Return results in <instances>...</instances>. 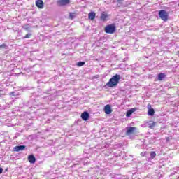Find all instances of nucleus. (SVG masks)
I'll return each mask as SVG.
<instances>
[{
    "label": "nucleus",
    "instance_id": "obj_1",
    "mask_svg": "<svg viewBox=\"0 0 179 179\" xmlns=\"http://www.w3.org/2000/svg\"><path fill=\"white\" fill-rule=\"evenodd\" d=\"M120 79H121V76H120V74H115L106 83V86H108V87H117L118 83H120Z\"/></svg>",
    "mask_w": 179,
    "mask_h": 179
},
{
    "label": "nucleus",
    "instance_id": "obj_2",
    "mask_svg": "<svg viewBox=\"0 0 179 179\" xmlns=\"http://www.w3.org/2000/svg\"><path fill=\"white\" fill-rule=\"evenodd\" d=\"M115 30H117V27H115V24H108L104 28V31L107 34H114Z\"/></svg>",
    "mask_w": 179,
    "mask_h": 179
},
{
    "label": "nucleus",
    "instance_id": "obj_3",
    "mask_svg": "<svg viewBox=\"0 0 179 179\" xmlns=\"http://www.w3.org/2000/svg\"><path fill=\"white\" fill-rule=\"evenodd\" d=\"M158 15L163 22H167V20H169V13H167V11L161 10L159 11Z\"/></svg>",
    "mask_w": 179,
    "mask_h": 179
},
{
    "label": "nucleus",
    "instance_id": "obj_4",
    "mask_svg": "<svg viewBox=\"0 0 179 179\" xmlns=\"http://www.w3.org/2000/svg\"><path fill=\"white\" fill-rule=\"evenodd\" d=\"M71 3V0H59L57 1L58 6H65Z\"/></svg>",
    "mask_w": 179,
    "mask_h": 179
},
{
    "label": "nucleus",
    "instance_id": "obj_5",
    "mask_svg": "<svg viewBox=\"0 0 179 179\" xmlns=\"http://www.w3.org/2000/svg\"><path fill=\"white\" fill-rule=\"evenodd\" d=\"M35 3L36 6L39 9H43V8H44V2L43 0H36Z\"/></svg>",
    "mask_w": 179,
    "mask_h": 179
},
{
    "label": "nucleus",
    "instance_id": "obj_6",
    "mask_svg": "<svg viewBox=\"0 0 179 179\" xmlns=\"http://www.w3.org/2000/svg\"><path fill=\"white\" fill-rule=\"evenodd\" d=\"M101 20L102 22H107L108 19V14H107L106 12H102L100 16Z\"/></svg>",
    "mask_w": 179,
    "mask_h": 179
},
{
    "label": "nucleus",
    "instance_id": "obj_7",
    "mask_svg": "<svg viewBox=\"0 0 179 179\" xmlns=\"http://www.w3.org/2000/svg\"><path fill=\"white\" fill-rule=\"evenodd\" d=\"M81 118L84 121H87V120H89V118H90V115H89V113L85 111L81 114Z\"/></svg>",
    "mask_w": 179,
    "mask_h": 179
},
{
    "label": "nucleus",
    "instance_id": "obj_8",
    "mask_svg": "<svg viewBox=\"0 0 179 179\" xmlns=\"http://www.w3.org/2000/svg\"><path fill=\"white\" fill-rule=\"evenodd\" d=\"M147 107L148 109V115H151V116L155 115V109L152 108V105H150V103H148Z\"/></svg>",
    "mask_w": 179,
    "mask_h": 179
},
{
    "label": "nucleus",
    "instance_id": "obj_9",
    "mask_svg": "<svg viewBox=\"0 0 179 179\" xmlns=\"http://www.w3.org/2000/svg\"><path fill=\"white\" fill-rule=\"evenodd\" d=\"M104 111L106 114H111L113 113V110L111 109V106L110 105H106L104 107Z\"/></svg>",
    "mask_w": 179,
    "mask_h": 179
},
{
    "label": "nucleus",
    "instance_id": "obj_10",
    "mask_svg": "<svg viewBox=\"0 0 179 179\" xmlns=\"http://www.w3.org/2000/svg\"><path fill=\"white\" fill-rule=\"evenodd\" d=\"M136 131V127H130L126 131V135H131V134H134Z\"/></svg>",
    "mask_w": 179,
    "mask_h": 179
},
{
    "label": "nucleus",
    "instance_id": "obj_11",
    "mask_svg": "<svg viewBox=\"0 0 179 179\" xmlns=\"http://www.w3.org/2000/svg\"><path fill=\"white\" fill-rule=\"evenodd\" d=\"M24 149H26V145H17L14 148V152H20Z\"/></svg>",
    "mask_w": 179,
    "mask_h": 179
},
{
    "label": "nucleus",
    "instance_id": "obj_12",
    "mask_svg": "<svg viewBox=\"0 0 179 179\" xmlns=\"http://www.w3.org/2000/svg\"><path fill=\"white\" fill-rule=\"evenodd\" d=\"M28 161L29 162V163L34 164V163H36V157H34V155H29L28 156Z\"/></svg>",
    "mask_w": 179,
    "mask_h": 179
},
{
    "label": "nucleus",
    "instance_id": "obj_13",
    "mask_svg": "<svg viewBox=\"0 0 179 179\" xmlns=\"http://www.w3.org/2000/svg\"><path fill=\"white\" fill-rule=\"evenodd\" d=\"M88 19L90 20H94L96 19V13L94 12H91L88 14Z\"/></svg>",
    "mask_w": 179,
    "mask_h": 179
},
{
    "label": "nucleus",
    "instance_id": "obj_14",
    "mask_svg": "<svg viewBox=\"0 0 179 179\" xmlns=\"http://www.w3.org/2000/svg\"><path fill=\"white\" fill-rule=\"evenodd\" d=\"M135 111H136V108H131V109H130L129 110H128V111L127 112L126 116H127V117H131L132 113H135Z\"/></svg>",
    "mask_w": 179,
    "mask_h": 179
},
{
    "label": "nucleus",
    "instance_id": "obj_15",
    "mask_svg": "<svg viewBox=\"0 0 179 179\" xmlns=\"http://www.w3.org/2000/svg\"><path fill=\"white\" fill-rule=\"evenodd\" d=\"M166 78V74L160 73L158 74V80H163Z\"/></svg>",
    "mask_w": 179,
    "mask_h": 179
},
{
    "label": "nucleus",
    "instance_id": "obj_16",
    "mask_svg": "<svg viewBox=\"0 0 179 179\" xmlns=\"http://www.w3.org/2000/svg\"><path fill=\"white\" fill-rule=\"evenodd\" d=\"M157 123L156 122H152L149 124L148 128H150V129H153V128H155V127H156Z\"/></svg>",
    "mask_w": 179,
    "mask_h": 179
},
{
    "label": "nucleus",
    "instance_id": "obj_17",
    "mask_svg": "<svg viewBox=\"0 0 179 179\" xmlns=\"http://www.w3.org/2000/svg\"><path fill=\"white\" fill-rule=\"evenodd\" d=\"M69 19H70L71 20H73V19H75V13H69Z\"/></svg>",
    "mask_w": 179,
    "mask_h": 179
},
{
    "label": "nucleus",
    "instance_id": "obj_18",
    "mask_svg": "<svg viewBox=\"0 0 179 179\" xmlns=\"http://www.w3.org/2000/svg\"><path fill=\"white\" fill-rule=\"evenodd\" d=\"M150 158H151V159H155V157H156V152L152 151V152L150 153Z\"/></svg>",
    "mask_w": 179,
    "mask_h": 179
},
{
    "label": "nucleus",
    "instance_id": "obj_19",
    "mask_svg": "<svg viewBox=\"0 0 179 179\" xmlns=\"http://www.w3.org/2000/svg\"><path fill=\"white\" fill-rule=\"evenodd\" d=\"M0 48H1V50H6V48H8V45L6 43H3L0 45Z\"/></svg>",
    "mask_w": 179,
    "mask_h": 179
},
{
    "label": "nucleus",
    "instance_id": "obj_20",
    "mask_svg": "<svg viewBox=\"0 0 179 179\" xmlns=\"http://www.w3.org/2000/svg\"><path fill=\"white\" fill-rule=\"evenodd\" d=\"M85 62H78V63H77V66H83V65H85Z\"/></svg>",
    "mask_w": 179,
    "mask_h": 179
},
{
    "label": "nucleus",
    "instance_id": "obj_21",
    "mask_svg": "<svg viewBox=\"0 0 179 179\" xmlns=\"http://www.w3.org/2000/svg\"><path fill=\"white\" fill-rule=\"evenodd\" d=\"M31 34H27L24 36V38H30L31 37Z\"/></svg>",
    "mask_w": 179,
    "mask_h": 179
},
{
    "label": "nucleus",
    "instance_id": "obj_22",
    "mask_svg": "<svg viewBox=\"0 0 179 179\" xmlns=\"http://www.w3.org/2000/svg\"><path fill=\"white\" fill-rule=\"evenodd\" d=\"M3 172V169L0 167V174H2Z\"/></svg>",
    "mask_w": 179,
    "mask_h": 179
},
{
    "label": "nucleus",
    "instance_id": "obj_23",
    "mask_svg": "<svg viewBox=\"0 0 179 179\" xmlns=\"http://www.w3.org/2000/svg\"><path fill=\"white\" fill-rule=\"evenodd\" d=\"M116 1H117V2H118V3H120L122 2V1H124V0H116Z\"/></svg>",
    "mask_w": 179,
    "mask_h": 179
},
{
    "label": "nucleus",
    "instance_id": "obj_24",
    "mask_svg": "<svg viewBox=\"0 0 179 179\" xmlns=\"http://www.w3.org/2000/svg\"><path fill=\"white\" fill-rule=\"evenodd\" d=\"M141 156H145V154H143V152H141Z\"/></svg>",
    "mask_w": 179,
    "mask_h": 179
},
{
    "label": "nucleus",
    "instance_id": "obj_25",
    "mask_svg": "<svg viewBox=\"0 0 179 179\" xmlns=\"http://www.w3.org/2000/svg\"><path fill=\"white\" fill-rule=\"evenodd\" d=\"M10 93H11V94H13V93H15V92H11Z\"/></svg>",
    "mask_w": 179,
    "mask_h": 179
},
{
    "label": "nucleus",
    "instance_id": "obj_26",
    "mask_svg": "<svg viewBox=\"0 0 179 179\" xmlns=\"http://www.w3.org/2000/svg\"><path fill=\"white\" fill-rule=\"evenodd\" d=\"M0 97H1V94H0Z\"/></svg>",
    "mask_w": 179,
    "mask_h": 179
}]
</instances>
